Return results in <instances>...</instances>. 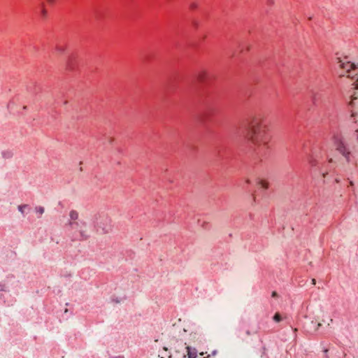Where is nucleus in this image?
<instances>
[{
    "mask_svg": "<svg viewBox=\"0 0 358 358\" xmlns=\"http://www.w3.org/2000/svg\"><path fill=\"white\" fill-rule=\"evenodd\" d=\"M273 320L276 322H279L282 320V317L279 313H275L273 316Z\"/></svg>",
    "mask_w": 358,
    "mask_h": 358,
    "instance_id": "ddd939ff",
    "label": "nucleus"
},
{
    "mask_svg": "<svg viewBox=\"0 0 358 358\" xmlns=\"http://www.w3.org/2000/svg\"><path fill=\"white\" fill-rule=\"evenodd\" d=\"M247 137L258 152H264L269 148L271 136L260 115L250 120Z\"/></svg>",
    "mask_w": 358,
    "mask_h": 358,
    "instance_id": "f257e3e1",
    "label": "nucleus"
},
{
    "mask_svg": "<svg viewBox=\"0 0 358 358\" xmlns=\"http://www.w3.org/2000/svg\"><path fill=\"white\" fill-rule=\"evenodd\" d=\"M94 223L98 231L106 234L112 230L111 220L105 215H95Z\"/></svg>",
    "mask_w": 358,
    "mask_h": 358,
    "instance_id": "39448f33",
    "label": "nucleus"
},
{
    "mask_svg": "<svg viewBox=\"0 0 358 358\" xmlns=\"http://www.w3.org/2000/svg\"><path fill=\"white\" fill-rule=\"evenodd\" d=\"M48 10L43 3L40 5L39 10L38 12V16L41 20H45L48 17Z\"/></svg>",
    "mask_w": 358,
    "mask_h": 358,
    "instance_id": "6e6552de",
    "label": "nucleus"
},
{
    "mask_svg": "<svg viewBox=\"0 0 358 358\" xmlns=\"http://www.w3.org/2000/svg\"><path fill=\"white\" fill-rule=\"evenodd\" d=\"M349 107L351 112V117L355 118L358 115V113L355 110V109L358 108V97L355 94L351 96Z\"/></svg>",
    "mask_w": 358,
    "mask_h": 358,
    "instance_id": "423d86ee",
    "label": "nucleus"
},
{
    "mask_svg": "<svg viewBox=\"0 0 358 358\" xmlns=\"http://www.w3.org/2000/svg\"><path fill=\"white\" fill-rule=\"evenodd\" d=\"M196 5H195L194 3H192V4L190 5V8H191V9H194V8H196Z\"/></svg>",
    "mask_w": 358,
    "mask_h": 358,
    "instance_id": "f3484780",
    "label": "nucleus"
},
{
    "mask_svg": "<svg viewBox=\"0 0 358 358\" xmlns=\"http://www.w3.org/2000/svg\"><path fill=\"white\" fill-rule=\"evenodd\" d=\"M57 0H47L48 3L50 4V5H53L54 3H56Z\"/></svg>",
    "mask_w": 358,
    "mask_h": 358,
    "instance_id": "dca6fc26",
    "label": "nucleus"
},
{
    "mask_svg": "<svg viewBox=\"0 0 358 358\" xmlns=\"http://www.w3.org/2000/svg\"><path fill=\"white\" fill-rule=\"evenodd\" d=\"M55 51L59 54H62L66 50V46L64 44L58 43L55 47Z\"/></svg>",
    "mask_w": 358,
    "mask_h": 358,
    "instance_id": "9d476101",
    "label": "nucleus"
},
{
    "mask_svg": "<svg viewBox=\"0 0 358 358\" xmlns=\"http://www.w3.org/2000/svg\"><path fill=\"white\" fill-rule=\"evenodd\" d=\"M327 358H328V357H327Z\"/></svg>",
    "mask_w": 358,
    "mask_h": 358,
    "instance_id": "bb28decb",
    "label": "nucleus"
},
{
    "mask_svg": "<svg viewBox=\"0 0 358 358\" xmlns=\"http://www.w3.org/2000/svg\"><path fill=\"white\" fill-rule=\"evenodd\" d=\"M70 220L69 222V227H71V224L76 222H81L82 220H78V213L76 210H72L69 213Z\"/></svg>",
    "mask_w": 358,
    "mask_h": 358,
    "instance_id": "0eeeda50",
    "label": "nucleus"
},
{
    "mask_svg": "<svg viewBox=\"0 0 358 358\" xmlns=\"http://www.w3.org/2000/svg\"><path fill=\"white\" fill-rule=\"evenodd\" d=\"M160 358H164V357H160Z\"/></svg>",
    "mask_w": 358,
    "mask_h": 358,
    "instance_id": "a878e982",
    "label": "nucleus"
},
{
    "mask_svg": "<svg viewBox=\"0 0 358 358\" xmlns=\"http://www.w3.org/2000/svg\"><path fill=\"white\" fill-rule=\"evenodd\" d=\"M245 182L249 185V184H250V180L249 179H247L245 180Z\"/></svg>",
    "mask_w": 358,
    "mask_h": 358,
    "instance_id": "412c9836",
    "label": "nucleus"
},
{
    "mask_svg": "<svg viewBox=\"0 0 358 358\" xmlns=\"http://www.w3.org/2000/svg\"><path fill=\"white\" fill-rule=\"evenodd\" d=\"M354 185V182L352 180H350L349 182V187H352Z\"/></svg>",
    "mask_w": 358,
    "mask_h": 358,
    "instance_id": "a211bd4d",
    "label": "nucleus"
},
{
    "mask_svg": "<svg viewBox=\"0 0 358 358\" xmlns=\"http://www.w3.org/2000/svg\"><path fill=\"white\" fill-rule=\"evenodd\" d=\"M338 63L341 71V76L355 79V88L358 89V64L356 65L348 61L347 59L339 60Z\"/></svg>",
    "mask_w": 358,
    "mask_h": 358,
    "instance_id": "20e7f679",
    "label": "nucleus"
},
{
    "mask_svg": "<svg viewBox=\"0 0 358 358\" xmlns=\"http://www.w3.org/2000/svg\"><path fill=\"white\" fill-rule=\"evenodd\" d=\"M277 295H278V294H277L276 292H273V293H272V296H273V297H276V296H277Z\"/></svg>",
    "mask_w": 358,
    "mask_h": 358,
    "instance_id": "6ab92c4d",
    "label": "nucleus"
},
{
    "mask_svg": "<svg viewBox=\"0 0 358 358\" xmlns=\"http://www.w3.org/2000/svg\"><path fill=\"white\" fill-rule=\"evenodd\" d=\"M36 213L40 216L44 213V208L42 206H36L35 208Z\"/></svg>",
    "mask_w": 358,
    "mask_h": 358,
    "instance_id": "f8f14e48",
    "label": "nucleus"
},
{
    "mask_svg": "<svg viewBox=\"0 0 358 358\" xmlns=\"http://www.w3.org/2000/svg\"><path fill=\"white\" fill-rule=\"evenodd\" d=\"M27 207H28V206L25 205V204L24 205H20L18 206V210H19V211H20L23 214L24 212V209L27 208Z\"/></svg>",
    "mask_w": 358,
    "mask_h": 358,
    "instance_id": "4468645a",
    "label": "nucleus"
},
{
    "mask_svg": "<svg viewBox=\"0 0 358 358\" xmlns=\"http://www.w3.org/2000/svg\"><path fill=\"white\" fill-rule=\"evenodd\" d=\"M313 101H314V102L316 101V97L315 96L313 97Z\"/></svg>",
    "mask_w": 358,
    "mask_h": 358,
    "instance_id": "5701e85b",
    "label": "nucleus"
},
{
    "mask_svg": "<svg viewBox=\"0 0 358 358\" xmlns=\"http://www.w3.org/2000/svg\"><path fill=\"white\" fill-rule=\"evenodd\" d=\"M312 284H313V285H314L316 284V280H315V279H314V278H313V279H312Z\"/></svg>",
    "mask_w": 358,
    "mask_h": 358,
    "instance_id": "aec40b11",
    "label": "nucleus"
},
{
    "mask_svg": "<svg viewBox=\"0 0 358 358\" xmlns=\"http://www.w3.org/2000/svg\"><path fill=\"white\" fill-rule=\"evenodd\" d=\"M169 358H171V355H169Z\"/></svg>",
    "mask_w": 358,
    "mask_h": 358,
    "instance_id": "393cba45",
    "label": "nucleus"
},
{
    "mask_svg": "<svg viewBox=\"0 0 358 358\" xmlns=\"http://www.w3.org/2000/svg\"><path fill=\"white\" fill-rule=\"evenodd\" d=\"M186 350H187L188 358H196V350L195 349H192L189 346H186Z\"/></svg>",
    "mask_w": 358,
    "mask_h": 358,
    "instance_id": "1a4fd4ad",
    "label": "nucleus"
},
{
    "mask_svg": "<svg viewBox=\"0 0 358 358\" xmlns=\"http://www.w3.org/2000/svg\"><path fill=\"white\" fill-rule=\"evenodd\" d=\"M164 351H167V348H164Z\"/></svg>",
    "mask_w": 358,
    "mask_h": 358,
    "instance_id": "b1692460",
    "label": "nucleus"
},
{
    "mask_svg": "<svg viewBox=\"0 0 358 358\" xmlns=\"http://www.w3.org/2000/svg\"><path fill=\"white\" fill-rule=\"evenodd\" d=\"M258 185L264 189L268 188V182L264 180H259L257 182Z\"/></svg>",
    "mask_w": 358,
    "mask_h": 358,
    "instance_id": "9b49d317",
    "label": "nucleus"
},
{
    "mask_svg": "<svg viewBox=\"0 0 358 358\" xmlns=\"http://www.w3.org/2000/svg\"><path fill=\"white\" fill-rule=\"evenodd\" d=\"M332 161H333V160H332V159H331V158H330V159H329V163H331V162H332Z\"/></svg>",
    "mask_w": 358,
    "mask_h": 358,
    "instance_id": "4be33fe9",
    "label": "nucleus"
},
{
    "mask_svg": "<svg viewBox=\"0 0 358 358\" xmlns=\"http://www.w3.org/2000/svg\"><path fill=\"white\" fill-rule=\"evenodd\" d=\"M69 232L73 241H84L90 237L87 224L84 220L71 223Z\"/></svg>",
    "mask_w": 358,
    "mask_h": 358,
    "instance_id": "7ed1b4c3",
    "label": "nucleus"
},
{
    "mask_svg": "<svg viewBox=\"0 0 358 358\" xmlns=\"http://www.w3.org/2000/svg\"><path fill=\"white\" fill-rule=\"evenodd\" d=\"M331 142L335 150L338 152L347 162H350L353 158L349 143L338 131L331 133Z\"/></svg>",
    "mask_w": 358,
    "mask_h": 358,
    "instance_id": "f03ea898",
    "label": "nucleus"
},
{
    "mask_svg": "<svg viewBox=\"0 0 358 358\" xmlns=\"http://www.w3.org/2000/svg\"><path fill=\"white\" fill-rule=\"evenodd\" d=\"M122 300H123L122 298H120V299H115L114 298L112 299V301H115V303H120Z\"/></svg>",
    "mask_w": 358,
    "mask_h": 358,
    "instance_id": "2eb2a0df",
    "label": "nucleus"
}]
</instances>
